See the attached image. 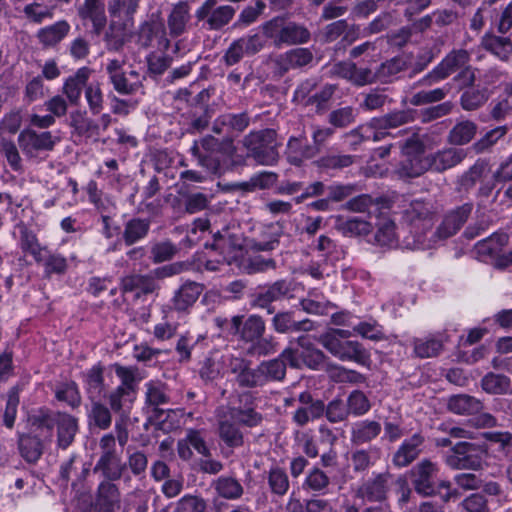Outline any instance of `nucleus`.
Returning a JSON list of instances; mask_svg holds the SVG:
<instances>
[{
	"label": "nucleus",
	"instance_id": "f03ea898",
	"mask_svg": "<svg viewBox=\"0 0 512 512\" xmlns=\"http://www.w3.org/2000/svg\"><path fill=\"white\" fill-rule=\"evenodd\" d=\"M228 366L230 372L235 375V382L240 388L263 387L268 382L284 379V366L280 360L263 361L252 368L250 360L232 356Z\"/></svg>",
	"mask_w": 512,
	"mask_h": 512
},
{
	"label": "nucleus",
	"instance_id": "9b49d317",
	"mask_svg": "<svg viewBox=\"0 0 512 512\" xmlns=\"http://www.w3.org/2000/svg\"><path fill=\"white\" fill-rule=\"evenodd\" d=\"M17 141L28 159H38L42 154L53 151L60 138L50 131L38 132L25 128L19 133Z\"/></svg>",
	"mask_w": 512,
	"mask_h": 512
},
{
	"label": "nucleus",
	"instance_id": "6ab92c4d",
	"mask_svg": "<svg viewBox=\"0 0 512 512\" xmlns=\"http://www.w3.org/2000/svg\"><path fill=\"white\" fill-rule=\"evenodd\" d=\"M428 156L429 170L443 173L461 164L467 157V151L454 146L444 147Z\"/></svg>",
	"mask_w": 512,
	"mask_h": 512
},
{
	"label": "nucleus",
	"instance_id": "4c0bfd02",
	"mask_svg": "<svg viewBox=\"0 0 512 512\" xmlns=\"http://www.w3.org/2000/svg\"><path fill=\"white\" fill-rule=\"evenodd\" d=\"M69 31L70 24L66 20H61L40 29L37 33V38L44 47H52L61 42L68 35Z\"/></svg>",
	"mask_w": 512,
	"mask_h": 512
},
{
	"label": "nucleus",
	"instance_id": "39448f33",
	"mask_svg": "<svg viewBox=\"0 0 512 512\" xmlns=\"http://www.w3.org/2000/svg\"><path fill=\"white\" fill-rule=\"evenodd\" d=\"M248 156L258 164L271 166L278 162L279 152L277 133L274 129L252 131L242 139Z\"/></svg>",
	"mask_w": 512,
	"mask_h": 512
},
{
	"label": "nucleus",
	"instance_id": "680f3d73",
	"mask_svg": "<svg viewBox=\"0 0 512 512\" xmlns=\"http://www.w3.org/2000/svg\"><path fill=\"white\" fill-rule=\"evenodd\" d=\"M508 130L509 128L506 125L491 129L478 141L474 142L471 148L476 154L487 152L497 143L499 139L507 134Z\"/></svg>",
	"mask_w": 512,
	"mask_h": 512
},
{
	"label": "nucleus",
	"instance_id": "5fc2aeb1",
	"mask_svg": "<svg viewBox=\"0 0 512 512\" xmlns=\"http://www.w3.org/2000/svg\"><path fill=\"white\" fill-rule=\"evenodd\" d=\"M212 247L223 254H236L242 250V243L239 237L224 231L214 234Z\"/></svg>",
	"mask_w": 512,
	"mask_h": 512
},
{
	"label": "nucleus",
	"instance_id": "f257e3e1",
	"mask_svg": "<svg viewBox=\"0 0 512 512\" xmlns=\"http://www.w3.org/2000/svg\"><path fill=\"white\" fill-rule=\"evenodd\" d=\"M262 421V414L252 407L229 406L217 413V434L226 447L230 449L240 448L245 442L242 427L254 428L260 425Z\"/></svg>",
	"mask_w": 512,
	"mask_h": 512
},
{
	"label": "nucleus",
	"instance_id": "09e8293b",
	"mask_svg": "<svg viewBox=\"0 0 512 512\" xmlns=\"http://www.w3.org/2000/svg\"><path fill=\"white\" fill-rule=\"evenodd\" d=\"M482 389L495 395L512 393L511 380L503 374L487 373L481 380Z\"/></svg>",
	"mask_w": 512,
	"mask_h": 512
},
{
	"label": "nucleus",
	"instance_id": "de8ad7c7",
	"mask_svg": "<svg viewBox=\"0 0 512 512\" xmlns=\"http://www.w3.org/2000/svg\"><path fill=\"white\" fill-rule=\"evenodd\" d=\"M150 229V221L148 219L133 218L129 220L124 227L122 234L123 240L127 246L145 238Z\"/></svg>",
	"mask_w": 512,
	"mask_h": 512
},
{
	"label": "nucleus",
	"instance_id": "423d86ee",
	"mask_svg": "<svg viewBox=\"0 0 512 512\" xmlns=\"http://www.w3.org/2000/svg\"><path fill=\"white\" fill-rule=\"evenodd\" d=\"M263 34L273 41L276 47L282 45H298L307 43L311 34L298 23L288 21L284 17H274L262 25Z\"/></svg>",
	"mask_w": 512,
	"mask_h": 512
},
{
	"label": "nucleus",
	"instance_id": "69168bd1",
	"mask_svg": "<svg viewBox=\"0 0 512 512\" xmlns=\"http://www.w3.org/2000/svg\"><path fill=\"white\" fill-rule=\"evenodd\" d=\"M411 121H413V115L409 110L394 111L375 119L376 124L382 129L397 128Z\"/></svg>",
	"mask_w": 512,
	"mask_h": 512
},
{
	"label": "nucleus",
	"instance_id": "473e14b6",
	"mask_svg": "<svg viewBox=\"0 0 512 512\" xmlns=\"http://www.w3.org/2000/svg\"><path fill=\"white\" fill-rule=\"evenodd\" d=\"M508 239V235L504 232L493 233L491 236L477 242L474 251L483 261L488 258H495L508 243Z\"/></svg>",
	"mask_w": 512,
	"mask_h": 512
},
{
	"label": "nucleus",
	"instance_id": "9d476101",
	"mask_svg": "<svg viewBox=\"0 0 512 512\" xmlns=\"http://www.w3.org/2000/svg\"><path fill=\"white\" fill-rule=\"evenodd\" d=\"M137 43L142 48L156 47L162 52H167L171 47V39L165 27V22L160 13H153L142 22L137 31Z\"/></svg>",
	"mask_w": 512,
	"mask_h": 512
},
{
	"label": "nucleus",
	"instance_id": "bb28decb",
	"mask_svg": "<svg viewBox=\"0 0 512 512\" xmlns=\"http://www.w3.org/2000/svg\"><path fill=\"white\" fill-rule=\"evenodd\" d=\"M126 467L127 464L122 461L120 455L110 453V455H100L93 470L101 472L103 481L114 482L122 477Z\"/></svg>",
	"mask_w": 512,
	"mask_h": 512
},
{
	"label": "nucleus",
	"instance_id": "cd10ccee",
	"mask_svg": "<svg viewBox=\"0 0 512 512\" xmlns=\"http://www.w3.org/2000/svg\"><path fill=\"white\" fill-rule=\"evenodd\" d=\"M202 292L203 285L194 281H186L172 298L173 308L179 312L187 311L194 305Z\"/></svg>",
	"mask_w": 512,
	"mask_h": 512
},
{
	"label": "nucleus",
	"instance_id": "6e6552de",
	"mask_svg": "<svg viewBox=\"0 0 512 512\" xmlns=\"http://www.w3.org/2000/svg\"><path fill=\"white\" fill-rule=\"evenodd\" d=\"M202 150H204L203 156L207 159V163L211 162V166L200 165L207 172L215 176H221L224 172L223 160L232 159L237 148L234 145L232 138L217 139L214 136L207 135L200 141Z\"/></svg>",
	"mask_w": 512,
	"mask_h": 512
},
{
	"label": "nucleus",
	"instance_id": "412c9836",
	"mask_svg": "<svg viewBox=\"0 0 512 512\" xmlns=\"http://www.w3.org/2000/svg\"><path fill=\"white\" fill-rule=\"evenodd\" d=\"M314 59L312 51L308 48H294L275 59V68L280 76L291 69H298L309 65Z\"/></svg>",
	"mask_w": 512,
	"mask_h": 512
},
{
	"label": "nucleus",
	"instance_id": "5701e85b",
	"mask_svg": "<svg viewBox=\"0 0 512 512\" xmlns=\"http://www.w3.org/2000/svg\"><path fill=\"white\" fill-rule=\"evenodd\" d=\"M425 438L420 433H415L409 439L403 441L394 453L392 463L398 468H404L414 462L422 452Z\"/></svg>",
	"mask_w": 512,
	"mask_h": 512
},
{
	"label": "nucleus",
	"instance_id": "4468645a",
	"mask_svg": "<svg viewBox=\"0 0 512 512\" xmlns=\"http://www.w3.org/2000/svg\"><path fill=\"white\" fill-rule=\"evenodd\" d=\"M438 465L430 459H423L409 472L414 490L422 496H431L436 492Z\"/></svg>",
	"mask_w": 512,
	"mask_h": 512
},
{
	"label": "nucleus",
	"instance_id": "4d7b16f0",
	"mask_svg": "<svg viewBox=\"0 0 512 512\" xmlns=\"http://www.w3.org/2000/svg\"><path fill=\"white\" fill-rule=\"evenodd\" d=\"M20 233V247L23 252L30 253L36 262H41L42 254H47V249L40 246L36 235L26 227H22Z\"/></svg>",
	"mask_w": 512,
	"mask_h": 512
},
{
	"label": "nucleus",
	"instance_id": "774afa93",
	"mask_svg": "<svg viewBox=\"0 0 512 512\" xmlns=\"http://www.w3.org/2000/svg\"><path fill=\"white\" fill-rule=\"evenodd\" d=\"M206 509L207 503L201 496L187 494L177 501L173 512H205Z\"/></svg>",
	"mask_w": 512,
	"mask_h": 512
},
{
	"label": "nucleus",
	"instance_id": "3c124183",
	"mask_svg": "<svg viewBox=\"0 0 512 512\" xmlns=\"http://www.w3.org/2000/svg\"><path fill=\"white\" fill-rule=\"evenodd\" d=\"M266 479L270 491L277 496H284L290 487V482L286 471L279 467L273 466L266 472Z\"/></svg>",
	"mask_w": 512,
	"mask_h": 512
},
{
	"label": "nucleus",
	"instance_id": "1a4fd4ad",
	"mask_svg": "<svg viewBox=\"0 0 512 512\" xmlns=\"http://www.w3.org/2000/svg\"><path fill=\"white\" fill-rule=\"evenodd\" d=\"M486 454L484 446L461 441L456 443L445 456V463L453 470H480L483 457Z\"/></svg>",
	"mask_w": 512,
	"mask_h": 512
},
{
	"label": "nucleus",
	"instance_id": "0eeeda50",
	"mask_svg": "<svg viewBox=\"0 0 512 512\" xmlns=\"http://www.w3.org/2000/svg\"><path fill=\"white\" fill-rule=\"evenodd\" d=\"M402 218L414 234L413 242L407 241L406 246L414 249L413 245L419 235L429 237L427 234L432 233L431 229L437 219V209L430 201L413 200L403 210Z\"/></svg>",
	"mask_w": 512,
	"mask_h": 512
},
{
	"label": "nucleus",
	"instance_id": "e433bc0d",
	"mask_svg": "<svg viewBox=\"0 0 512 512\" xmlns=\"http://www.w3.org/2000/svg\"><path fill=\"white\" fill-rule=\"evenodd\" d=\"M490 172L489 164L484 159H478L467 171L459 178V190L469 191L477 182H481Z\"/></svg>",
	"mask_w": 512,
	"mask_h": 512
},
{
	"label": "nucleus",
	"instance_id": "a18cd8bd",
	"mask_svg": "<svg viewBox=\"0 0 512 512\" xmlns=\"http://www.w3.org/2000/svg\"><path fill=\"white\" fill-rule=\"evenodd\" d=\"M70 126L79 136L91 138L99 135V125L86 116V112L74 111L70 114Z\"/></svg>",
	"mask_w": 512,
	"mask_h": 512
},
{
	"label": "nucleus",
	"instance_id": "20e7f679",
	"mask_svg": "<svg viewBox=\"0 0 512 512\" xmlns=\"http://www.w3.org/2000/svg\"><path fill=\"white\" fill-rule=\"evenodd\" d=\"M473 210V203H464L461 206L449 211L443 218L437 229L431 233L430 237L419 235L413 248L431 249L440 241H444L454 236L466 223Z\"/></svg>",
	"mask_w": 512,
	"mask_h": 512
},
{
	"label": "nucleus",
	"instance_id": "79ce46f5",
	"mask_svg": "<svg viewBox=\"0 0 512 512\" xmlns=\"http://www.w3.org/2000/svg\"><path fill=\"white\" fill-rule=\"evenodd\" d=\"M352 392L345 397H336L325 406V415L332 423L344 421L351 411Z\"/></svg>",
	"mask_w": 512,
	"mask_h": 512
},
{
	"label": "nucleus",
	"instance_id": "a19ab883",
	"mask_svg": "<svg viewBox=\"0 0 512 512\" xmlns=\"http://www.w3.org/2000/svg\"><path fill=\"white\" fill-rule=\"evenodd\" d=\"M405 159L401 161L397 168V174L401 178H415L426 171H429L428 156H404Z\"/></svg>",
	"mask_w": 512,
	"mask_h": 512
},
{
	"label": "nucleus",
	"instance_id": "c756f323",
	"mask_svg": "<svg viewBox=\"0 0 512 512\" xmlns=\"http://www.w3.org/2000/svg\"><path fill=\"white\" fill-rule=\"evenodd\" d=\"M145 404L155 414L159 415L163 412L160 407L166 405L170 401L167 393V385L161 381H149L145 384Z\"/></svg>",
	"mask_w": 512,
	"mask_h": 512
},
{
	"label": "nucleus",
	"instance_id": "13d9d810",
	"mask_svg": "<svg viewBox=\"0 0 512 512\" xmlns=\"http://www.w3.org/2000/svg\"><path fill=\"white\" fill-rule=\"evenodd\" d=\"M300 306L308 314L328 315L334 310V305L322 299L315 292H309L306 298L300 301Z\"/></svg>",
	"mask_w": 512,
	"mask_h": 512
},
{
	"label": "nucleus",
	"instance_id": "a211bd4d",
	"mask_svg": "<svg viewBox=\"0 0 512 512\" xmlns=\"http://www.w3.org/2000/svg\"><path fill=\"white\" fill-rule=\"evenodd\" d=\"M191 20V7L188 1L173 4L167 14L165 25L170 39H176L187 33Z\"/></svg>",
	"mask_w": 512,
	"mask_h": 512
},
{
	"label": "nucleus",
	"instance_id": "6e6d98bb",
	"mask_svg": "<svg viewBox=\"0 0 512 512\" xmlns=\"http://www.w3.org/2000/svg\"><path fill=\"white\" fill-rule=\"evenodd\" d=\"M104 368L101 364L94 365L85 374L87 392L91 399L98 398L104 390Z\"/></svg>",
	"mask_w": 512,
	"mask_h": 512
},
{
	"label": "nucleus",
	"instance_id": "f8f14e48",
	"mask_svg": "<svg viewBox=\"0 0 512 512\" xmlns=\"http://www.w3.org/2000/svg\"><path fill=\"white\" fill-rule=\"evenodd\" d=\"M243 318L244 316L242 315L233 316L230 321L226 318H216V323L221 328L229 324V333L231 335H239L240 339L245 342H254L263 336L266 325L261 316L253 314L245 321H243Z\"/></svg>",
	"mask_w": 512,
	"mask_h": 512
},
{
	"label": "nucleus",
	"instance_id": "2f4dec72",
	"mask_svg": "<svg viewBox=\"0 0 512 512\" xmlns=\"http://www.w3.org/2000/svg\"><path fill=\"white\" fill-rule=\"evenodd\" d=\"M91 69L82 67L70 76L63 85V93L72 105H77L81 98L83 88L86 89Z\"/></svg>",
	"mask_w": 512,
	"mask_h": 512
},
{
	"label": "nucleus",
	"instance_id": "c85d7f7f",
	"mask_svg": "<svg viewBox=\"0 0 512 512\" xmlns=\"http://www.w3.org/2000/svg\"><path fill=\"white\" fill-rule=\"evenodd\" d=\"M224 359L219 351L210 352L199 363V377L204 384H210L223 376Z\"/></svg>",
	"mask_w": 512,
	"mask_h": 512
},
{
	"label": "nucleus",
	"instance_id": "052dcab7",
	"mask_svg": "<svg viewBox=\"0 0 512 512\" xmlns=\"http://www.w3.org/2000/svg\"><path fill=\"white\" fill-rule=\"evenodd\" d=\"M381 432V424L377 421H360L354 424V444L366 443Z\"/></svg>",
	"mask_w": 512,
	"mask_h": 512
},
{
	"label": "nucleus",
	"instance_id": "ea45409f",
	"mask_svg": "<svg viewBox=\"0 0 512 512\" xmlns=\"http://www.w3.org/2000/svg\"><path fill=\"white\" fill-rule=\"evenodd\" d=\"M211 486L218 496L226 500H237L244 493L242 484L232 476H220L212 482Z\"/></svg>",
	"mask_w": 512,
	"mask_h": 512
},
{
	"label": "nucleus",
	"instance_id": "338daca9",
	"mask_svg": "<svg viewBox=\"0 0 512 512\" xmlns=\"http://www.w3.org/2000/svg\"><path fill=\"white\" fill-rule=\"evenodd\" d=\"M488 100L486 90L469 89L462 93L461 107L466 111H474L483 106Z\"/></svg>",
	"mask_w": 512,
	"mask_h": 512
},
{
	"label": "nucleus",
	"instance_id": "c03bdc74",
	"mask_svg": "<svg viewBox=\"0 0 512 512\" xmlns=\"http://www.w3.org/2000/svg\"><path fill=\"white\" fill-rule=\"evenodd\" d=\"M21 456L28 463H36L43 454V443L37 436L22 435L18 441Z\"/></svg>",
	"mask_w": 512,
	"mask_h": 512
},
{
	"label": "nucleus",
	"instance_id": "49530a36",
	"mask_svg": "<svg viewBox=\"0 0 512 512\" xmlns=\"http://www.w3.org/2000/svg\"><path fill=\"white\" fill-rule=\"evenodd\" d=\"M482 47L499 57L507 60L512 53V42L509 38L486 34L481 41Z\"/></svg>",
	"mask_w": 512,
	"mask_h": 512
},
{
	"label": "nucleus",
	"instance_id": "dca6fc26",
	"mask_svg": "<svg viewBox=\"0 0 512 512\" xmlns=\"http://www.w3.org/2000/svg\"><path fill=\"white\" fill-rule=\"evenodd\" d=\"M351 332L345 329H329L320 335L318 342L332 355L342 361L352 359Z\"/></svg>",
	"mask_w": 512,
	"mask_h": 512
},
{
	"label": "nucleus",
	"instance_id": "f704fd0d",
	"mask_svg": "<svg viewBox=\"0 0 512 512\" xmlns=\"http://www.w3.org/2000/svg\"><path fill=\"white\" fill-rule=\"evenodd\" d=\"M106 399L110 409L116 414H121L120 418H123L126 421L136 399V394L127 391L124 388L116 387L107 394Z\"/></svg>",
	"mask_w": 512,
	"mask_h": 512
},
{
	"label": "nucleus",
	"instance_id": "37998d69",
	"mask_svg": "<svg viewBox=\"0 0 512 512\" xmlns=\"http://www.w3.org/2000/svg\"><path fill=\"white\" fill-rule=\"evenodd\" d=\"M448 408L453 413L459 415H469L481 411L483 404L480 400L472 396L460 394L452 396L449 399Z\"/></svg>",
	"mask_w": 512,
	"mask_h": 512
},
{
	"label": "nucleus",
	"instance_id": "0e129e2a",
	"mask_svg": "<svg viewBox=\"0 0 512 512\" xmlns=\"http://www.w3.org/2000/svg\"><path fill=\"white\" fill-rule=\"evenodd\" d=\"M140 0H110L108 11L112 17L132 20Z\"/></svg>",
	"mask_w": 512,
	"mask_h": 512
},
{
	"label": "nucleus",
	"instance_id": "2eb2a0df",
	"mask_svg": "<svg viewBox=\"0 0 512 512\" xmlns=\"http://www.w3.org/2000/svg\"><path fill=\"white\" fill-rule=\"evenodd\" d=\"M218 0H206L196 11L199 21H206L208 29L220 30L233 19L235 9L230 5L216 7Z\"/></svg>",
	"mask_w": 512,
	"mask_h": 512
},
{
	"label": "nucleus",
	"instance_id": "393cba45",
	"mask_svg": "<svg viewBox=\"0 0 512 512\" xmlns=\"http://www.w3.org/2000/svg\"><path fill=\"white\" fill-rule=\"evenodd\" d=\"M78 16L82 20H90L93 31L99 35L104 29L107 19L105 15L104 0H85L77 9Z\"/></svg>",
	"mask_w": 512,
	"mask_h": 512
},
{
	"label": "nucleus",
	"instance_id": "7ed1b4c3",
	"mask_svg": "<svg viewBox=\"0 0 512 512\" xmlns=\"http://www.w3.org/2000/svg\"><path fill=\"white\" fill-rule=\"evenodd\" d=\"M403 196L392 193L389 196L372 199L369 195H360L354 198V235H369L378 218L380 210H392L401 202Z\"/></svg>",
	"mask_w": 512,
	"mask_h": 512
},
{
	"label": "nucleus",
	"instance_id": "bf43d9fd",
	"mask_svg": "<svg viewBox=\"0 0 512 512\" xmlns=\"http://www.w3.org/2000/svg\"><path fill=\"white\" fill-rule=\"evenodd\" d=\"M329 504L323 499H310L304 502L297 498L290 497L286 510L287 512H327Z\"/></svg>",
	"mask_w": 512,
	"mask_h": 512
},
{
	"label": "nucleus",
	"instance_id": "7c9ffc66",
	"mask_svg": "<svg viewBox=\"0 0 512 512\" xmlns=\"http://www.w3.org/2000/svg\"><path fill=\"white\" fill-rule=\"evenodd\" d=\"M115 433H107L103 435L99 441V447L101 449V455L117 454L116 452V440L121 447H124L129 440V432L127 429V423L123 418H119L115 422Z\"/></svg>",
	"mask_w": 512,
	"mask_h": 512
},
{
	"label": "nucleus",
	"instance_id": "58836bf2",
	"mask_svg": "<svg viewBox=\"0 0 512 512\" xmlns=\"http://www.w3.org/2000/svg\"><path fill=\"white\" fill-rule=\"evenodd\" d=\"M57 427V443L62 449H66L74 441L78 430L77 419L72 415L62 413L58 416Z\"/></svg>",
	"mask_w": 512,
	"mask_h": 512
},
{
	"label": "nucleus",
	"instance_id": "c9c22d12",
	"mask_svg": "<svg viewBox=\"0 0 512 512\" xmlns=\"http://www.w3.org/2000/svg\"><path fill=\"white\" fill-rule=\"evenodd\" d=\"M478 125L471 120L458 121L448 132L447 142L455 146H463L470 143L476 136Z\"/></svg>",
	"mask_w": 512,
	"mask_h": 512
},
{
	"label": "nucleus",
	"instance_id": "864d4df0",
	"mask_svg": "<svg viewBox=\"0 0 512 512\" xmlns=\"http://www.w3.org/2000/svg\"><path fill=\"white\" fill-rule=\"evenodd\" d=\"M325 404L322 400H316L315 403L308 406H301L293 413L292 420L299 426H305L310 420H315L324 415Z\"/></svg>",
	"mask_w": 512,
	"mask_h": 512
},
{
	"label": "nucleus",
	"instance_id": "e2e57ef3",
	"mask_svg": "<svg viewBox=\"0 0 512 512\" xmlns=\"http://www.w3.org/2000/svg\"><path fill=\"white\" fill-rule=\"evenodd\" d=\"M116 376L120 379L121 384L118 388H124L134 394L137 392V382L140 380L138 368L132 366L114 365Z\"/></svg>",
	"mask_w": 512,
	"mask_h": 512
},
{
	"label": "nucleus",
	"instance_id": "aec40b11",
	"mask_svg": "<svg viewBox=\"0 0 512 512\" xmlns=\"http://www.w3.org/2000/svg\"><path fill=\"white\" fill-rule=\"evenodd\" d=\"M121 505V493L118 485L110 481H102L98 485L94 512H116Z\"/></svg>",
	"mask_w": 512,
	"mask_h": 512
},
{
	"label": "nucleus",
	"instance_id": "8fccbe9b",
	"mask_svg": "<svg viewBox=\"0 0 512 512\" xmlns=\"http://www.w3.org/2000/svg\"><path fill=\"white\" fill-rule=\"evenodd\" d=\"M110 407H107L99 400L92 399L91 408L88 413L89 425L107 430L112 424V413Z\"/></svg>",
	"mask_w": 512,
	"mask_h": 512
},
{
	"label": "nucleus",
	"instance_id": "4be33fe9",
	"mask_svg": "<svg viewBox=\"0 0 512 512\" xmlns=\"http://www.w3.org/2000/svg\"><path fill=\"white\" fill-rule=\"evenodd\" d=\"M120 290L123 294L132 293L134 299H140L159 290V285L150 275L132 274L122 278Z\"/></svg>",
	"mask_w": 512,
	"mask_h": 512
},
{
	"label": "nucleus",
	"instance_id": "ddd939ff",
	"mask_svg": "<svg viewBox=\"0 0 512 512\" xmlns=\"http://www.w3.org/2000/svg\"><path fill=\"white\" fill-rule=\"evenodd\" d=\"M470 61V53L465 49H454L449 52L442 61L423 79L421 85H433L448 78L458 70L463 69Z\"/></svg>",
	"mask_w": 512,
	"mask_h": 512
},
{
	"label": "nucleus",
	"instance_id": "603ef678",
	"mask_svg": "<svg viewBox=\"0 0 512 512\" xmlns=\"http://www.w3.org/2000/svg\"><path fill=\"white\" fill-rule=\"evenodd\" d=\"M414 355L418 358L436 357L443 350V343L435 337L414 338L412 340Z\"/></svg>",
	"mask_w": 512,
	"mask_h": 512
},
{
	"label": "nucleus",
	"instance_id": "72a5a7b5",
	"mask_svg": "<svg viewBox=\"0 0 512 512\" xmlns=\"http://www.w3.org/2000/svg\"><path fill=\"white\" fill-rule=\"evenodd\" d=\"M388 473L378 474L357 490V496L368 501H383L386 498Z\"/></svg>",
	"mask_w": 512,
	"mask_h": 512
},
{
	"label": "nucleus",
	"instance_id": "a878e982",
	"mask_svg": "<svg viewBox=\"0 0 512 512\" xmlns=\"http://www.w3.org/2000/svg\"><path fill=\"white\" fill-rule=\"evenodd\" d=\"M392 210H380L378 218H376L375 225L377 231L373 236L374 243L380 246H392L397 242V227L395 221L386 214Z\"/></svg>",
	"mask_w": 512,
	"mask_h": 512
},
{
	"label": "nucleus",
	"instance_id": "f3484780",
	"mask_svg": "<svg viewBox=\"0 0 512 512\" xmlns=\"http://www.w3.org/2000/svg\"><path fill=\"white\" fill-rule=\"evenodd\" d=\"M125 60L111 59L106 65V73L114 90L120 95H133L143 88L142 79L130 81L123 70Z\"/></svg>",
	"mask_w": 512,
	"mask_h": 512
},
{
	"label": "nucleus",
	"instance_id": "b1692460",
	"mask_svg": "<svg viewBox=\"0 0 512 512\" xmlns=\"http://www.w3.org/2000/svg\"><path fill=\"white\" fill-rule=\"evenodd\" d=\"M274 330L281 334L309 332L313 330V322L309 319L296 320L293 311H281L272 318Z\"/></svg>",
	"mask_w": 512,
	"mask_h": 512
}]
</instances>
